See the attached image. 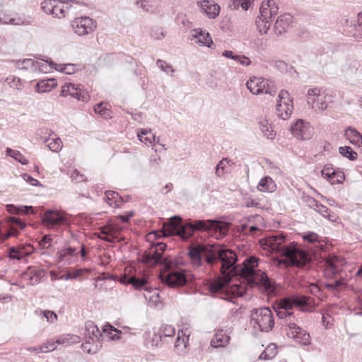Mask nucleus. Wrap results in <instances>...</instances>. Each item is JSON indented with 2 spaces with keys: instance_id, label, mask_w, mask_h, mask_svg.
Returning <instances> with one entry per match:
<instances>
[{
  "instance_id": "obj_1",
  "label": "nucleus",
  "mask_w": 362,
  "mask_h": 362,
  "mask_svg": "<svg viewBox=\"0 0 362 362\" xmlns=\"http://www.w3.org/2000/svg\"><path fill=\"white\" fill-rule=\"evenodd\" d=\"M187 255L194 268L202 267L204 259L211 267L220 262L223 275L239 277L240 283L232 284L220 279L207 280L206 288L212 294L226 293L233 297H242L246 293L247 288L255 287L267 294H272L275 291L267 274L257 269L259 259L255 256H250L242 264L236 265L237 256L233 251L226 247L199 243L191 245L188 247Z\"/></svg>"
},
{
  "instance_id": "obj_2",
  "label": "nucleus",
  "mask_w": 362,
  "mask_h": 362,
  "mask_svg": "<svg viewBox=\"0 0 362 362\" xmlns=\"http://www.w3.org/2000/svg\"><path fill=\"white\" fill-rule=\"evenodd\" d=\"M229 224L209 219L195 220L182 223V218L178 215L173 216L168 221L163 222L162 230L164 236L178 235L183 239L191 238L197 231H208L211 236L216 239H222L228 233Z\"/></svg>"
},
{
  "instance_id": "obj_3",
  "label": "nucleus",
  "mask_w": 362,
  "mask_h": 362,
  "mask_svg": "<svg viewBox=\"0 0 362 362\" xmlns=\"http://www.w3.org/2000/svg\"><path fill=\"white\" fill-rule=\"evenodd\" d=\"M285 240L283 233H277L263 239L262 245L265 250L279 254L282 257L281 262L287 267H303L307 265L311 259L308 252L294 242L284 245Z\"/></svg>"
},
{
  "instance_id": "obj_4",
  "label": "nucleus",
  "mask_w": 362,
  "mask_h": 362,
  "mask_svg": "<svg viewBox=\"0 0 362 362\" xmlns=\"http://www.w3.org/2000/svg\"><path fill=\"white\" fill-rule=\"evenodd\" d=\"M185 262L180 259L165 262L159 274V279L165 285L171 288H180L190 283L194 275L182 268Z\"/></svg>"
},
{
  "instance_id": "obj_5",
  "label": "nucleus",
  "mask_w": 362,
  "mask_h": 362,
  "mask_svg": "<svg viewBox=\"0 0 362 362\" xmlns=\"http://www.w3.org/2000/svg\"><path fill=\"white\" fill-rule=\"evenodd\" d=\"M251 322L257 325L261 332H268L274 326V318L272 310L268 307L254 308L250 313Z\"/></svg>"
},
{
  "instance_id": "obj_6",
  "label": "nucleus",
  "mask_w": 362,
  "mask_h": 362,
  "mask_svg": "<svg viewBox=\"0 0 362 362\" xmlns=\"http://www.w3.org/2000/svg\"><path fill=\"white\" fill-rule=\"evenodd\" d=\"M246 86L254 95L265 93L274 95L277 91V88L273 81L255 76L250 78L247 81Z\"/></svg>"
},
{
  "instance_id": "obj_7",
  "label": "nucleus",
  "mask_w": 362,
  "mask_h": 362,
  "mask_svg": "<svg viewBox=\"0 0 362 362\" xmlns=\"http://www.w3.org/2000/svg\"><path fill=\"white\" fill-rule=\"evenodd\" d=\"M166 247V244L163 243L155 244L148 254H144L142 256V262L149 267H154L157 264H160L163 267L165 262L173 261V259H168L163 256Z\"/></svg>"
},
{
  "instance_id": "obj_8",
  "label": "nucleus",
  "mask_w": 362,
  "mask_h": 362,
  "mask_svg": "<svg viewBox=\"0 0 362 362\" xmlns=\"http://www.w3.org/2000/svg\"><path fill=\"white\" fill-rule=\"evenodd\" d=\"M148 276L141 274L137 276L136 270L133 267H126L124 273L120 276L119 281L124 285L131 284L135 289L139 290L144 288L148 290L146 286L148 284Z\"/></svg>"
},
{
  "instance_id": "obj_9",
  "label": "nucleus",
  "mask_w": 362,
  "mask_h": 362,
  "mask_svg": "<svg viewBox=\"0 0 362 362\" xmlns=\"http://www.w3.org/2000/svg\"><path fill=\"white\" fill-rule=\"evenodd\" d=\"M279 98V101L277 102L276 106V112L279 118L285 120L291 116L293 112V105L289 103L292 100L289 98V93L284 90L280 91Z\"/></svg>"
},
{
  "instance_id": "obj_10",
  "label": "nucleus",
  "mask_w": 362,
  "mask_h": 362,
  "mask_svg": "<svg viewBox=\"0 0 362 362\" xmlns=\"http://www.w3.org/2000/svg\"><path fill=\"white\" fill-rule=\"evenodd\" d=\"M42 222L48 228L67 224L65 215L58 211L47 210L42 215Z\"/></svg>"
},
{
  "instance_id": "obj_11",
  "label": "nucleus",
  "mask_w": 362,
  "mask_h": 362,
  "mask_svg": "<svg viewBox=\"0 0 362 362\" xmlns=\"http://www.w3.org/2000/svg\"><path fill=\"white\" fill-rule=\"evenodd\" d=\"M286 332L288 337L293 339L299 344L308 345L310 342V334L295 322H289L286 325Z\"/></svg>"
},
{
  "instance_id": "obj_12",
  "label": "nucleus",
  "mask_w": 362,
  "mask_h": 362,
  "mask_svg": "<svg viewBox=\"0 0 362 362\" xmlns=\"http://www.w3.org/2000/svg\"><path fill=\"white\" fill-rule=\"evenodd\" d=\"M62 95H71L78 100L88 102L90 96L81 84L66 83L62 88Z\"/></svg>"
},
{
  "instance_id": "obj_13",
  "label": "nucleus",
  "mask_w": 362,
  "mask_h": 362,
  "mask_svg": "<svg viewBox=\"0 0 362 362\" xmlns=\"http://www.w3.org/2000/svg\"><path fill=\"white\" fill-rule=\"evenodd\" d=\"M71 26L78 35L83 36L92 33L96 27L94 21L89 17H81L75 18Z\"/></svg>"
},
{
  "instance_id": "obj_14",
  "label": "nucleus",
  "mask_w": 362,
  "mask_h": 362,
  "mask_svg": "<svg viewBox=\"0 0 362 362\" xmlns=\"http://www.w3.org/2000/svg\"><path fill=\"white\" fill-rule=\"evenodd\" d=\"M306 100L312 109L316 107L318 110L323 111L327 108L326 97L321 95L320 90L317 88H310L308 90Z\"/></svg>"
},
{
  "instance_id": "obj_15",
  "label": "nucleus",
  "mask_w": 362,
  "mask_h": 362,
  "mask_svg": "<svg viewBox=\"0 0 362 362\" xmlns=\"http://www.w3.org/2000/svg\"><path fill=\"white\" fill-rule=\"evenodd\" d=\"M291 131L295 137L301 140L310 139L313 132V129L309 123L305 122L303 119H298L291 127Z\"/></svg>"
},
{
  "instance_id": "obj_16",
  "label": "nucleus",
  "mask_w": 362,
  "mask_h": 362,
  "mask_svg": "<svg viewBox=\"0 0 362 362\" xmlns=\"http://www.w3.org/2000/svg\"><path fill=\"white\" fill-rule=\"evenodd\" d=\"M278 11L279 6L274 0H264L261 4L259 17L271 23L272 18L277 14Z\"/></svg>"
},
{
  "instance_id": "obj_17",
  "label": "nucleus",
  "mask_w": 362,
  "mask_h": 362,
  "mask_svg": "<svg viewBox=\"0 0 362 362\" xmlns=\"http://www.w3.org/2000/svg\"><path fill=\"white\" fill-rule=\"evenodd\" d=\"M342 261L336 256H329L325 259V275L332 278L341 271Z\"/></svg>"
},
{
  "instance_id": "obj_18",
  "label": "nucleus",
  "mask_w": 362,
  "mask_h": 362,
  "mask_svg": "<svg viewBox=\"0 0 362 362\" xmlns=\"http://www.w3.org/2000/svg\"><path fill=\"white\" fill-rule=\"evenodd\" d=\"M293 23V16L288 13H284L277 18L274 24V32L277 35L287 32Z\"/></svg>"
},
{
  "instance_id": "obj_19",
  "label": "nucleus",
  "mask_w": 362,
  "mask_h": 362,
  "mask_svg": "<svg viewBox=\"0 0 362 362\" xmlns=\"http://www.w3.org/2000/svg\"><path fill=\"white\" fill-rule=\"evenodd\" d=\"M197 5L209 18H215L219 14L220 6L212 1H199L197 2Z\"/></svg>"
},
{
  "instance_id": "obj_20",
  "label": "nucleus",
  "mask_w": 362,
  "mask_h": 362,
  "mask_svg": "<svg viewBox=\"0 0 362 362\" xmlns=\"http://www.w3.org/2000/svg\"><path fill=\"white\" fill-rule=\"evenodd\" d=\"M192 39L195 40V43L199 46L211 47L213 44L211 37L208 32L201 28H197L192 30Z\"/></svg>"
},
{
  "instance_id": "obj_21",
  "label": "nucleus",
  "mask_w": 362,
  "mask_h": 362,
  "mask_svg": "<svg viewBox=\"0 0 362 362\" xmlns=\"http://www.w3.org/2000/svg\"><path fill=\"white\" fill-rule=\"evenodd\" d=\"M78 252L75 247H67L61 250L57 253V258L59 262H65L66 264H71L77 257Z\"/></svg>"
},
{
  "instance_id": "obj_22",
  "label": "nucleus",
  "mask_w": 362,
  "mask_h": 362,
  "mask_svg": "<svg viewBox=\"0 0 362 362\" xmlns=\"http://www.w3.org/2000/svg\"><path fill=\"white\" fill-rule=\"evenodd\" d=\"M71 4L83 5V3L82 1L76 0H68L66 3V5L69 4L70 7L72 6V4ZM53 7V12H51L50 14L59 18L65 16V8H68V6H64L63 2H57L56 1Z\"/></svg>"
},
{
  "instance_id": "obj_23",
  "label": "nucleus",
  "mask_w": 362,
  "mask_h": 362,
  "mask_svg": "<svg viewBox=\"0 0 362 362\" xmlns=\"http://www.w3.org/2000/svg\"><path fill=\"white\" fill-rule=\"evenodd\" d=\"M344 135L350 143L354 146H362V135L356 129L349 127L346 129Z\"/></svg>"
},
{
  "instance_id": "obj_24",
  "label": "nucleus",
  "mask_w": 362,
  "mask_h": 362,
  "mask_svg": "<svg viewBox=\"0 0 362 362\" xmlns=\"http://www.w3.org/2000/svg\"><path fill=\"white\" fill-rule=\"evenodd\" d=\"M230 340V337L223 330L218 331L211 341V346L214 348L224 347Z\"/></svg>"
},
{
  "instance_id": "obj_25",
  "label": "nucleus",
  "mask_w": 362,
  "mask_h": 362,
  "mask_svg": "<svg viewBox=\"0 0 362 362\" xmlns=\"http://www.w3.org/2000/svg\"><path fill=\"white\" fill-rule=\"evenodd\" d=\"M7 211L13 214H35V211L32 206H16L14 204L6 205Z\"/></svg>"
},
{
  "instance_id": "obj_26",
  "label": "nucleus",
  "mask_w": 362,
  "mask_h": 362,
  "mask_svg": "<svg viewBox=\"0 0 362 362\" xmlns=\"http://www.w3.org/2000/svg\"><path fill=\"white\" fill-rule=\"evenodd\" d=\"M259 127L264 136L268 139H274L276 132L273 129L272 124L267 119H261L259 121Z\"/></svg>"
},
{
  "instance_id": "obj_27",
  "label": "nucleus",
  "mask_w": 362,
  "mask_h": 362,
  "mask_svg": "<svg viewBox=\"0 0 362 362\" xmlns=\"http://www.w3.org/2000/svg\"><path fill=\"white\" fill-rule=\"evenodd\" d=\"M57 85L56 80L52 78L37 83L35 89L37 93H47L51 91Z\"/></svg>"
},
{
  "instance_id": "obj_28",
  "label": "nucleus",
  "mask_w": 362,
  "mask_h": 362,
  "mask_svg": "<svg viewBox=\"0 0 362 362\" xmlns=\"http://www.w3.org/2000/svg\"><path fill=\"white\" fill-rule=\"evenodd\" d=\"M81 341L79 336L72 334H64L60 335L56 340L58 345H71L78 344Z\"/></svg>"
},
{
  "instance_id": "obj_29",
  "label": "nucleus",
  "mask_w": 362,
  "mask_h": 362,
  "mask_svg": "<svg viewBox=\"0 0 362 362\" xmlns=\"http://www.w3.org/2000/svg\"><path fill=\"white\" fill-rule=\"evenodd\" d=\"M257 188L263 192H272L276 189V185L270 177L266 176L261 179Z\"/></svg>"
},
{
  "instance_id": "obj_30",
  "label": "nucleus",
  "mask_w": 362,
  "mask_h": 362,
  "mask_svg": "<svg viewBox=\"0 0 362 362\" xmlns=\"http://www.w3.org/2000/svg\"><path fill=\"white\" fill-rule=\"evenodd\" d=\"M45 271L35 267L29 268L30 284L31 285L38 284L44 276Z\"/></svg>"
},
{
  "instance_id": "obj_31",
  "label": "nucleus",
  "mask_w": 362,
  "mask_h": 362,
  "mask_svg": "<svg viewBox=\"0 0 362 362\" xmlns=\"http://www.w3.org/2000/svg\"><path fill=\"white\" fill-rule=\"evenodd\" d=\"M86 330L89 334V338L93 340L94 338L100 339L103 337V334L99 330L97 325H95L92 321H88L85 324Z\"/></svg>"
},
{
  "instance_id": "obj_32",
  "label": "nucleus",
  "mask_w": 362,
  "mask_h": 362,
  "mask_svg": "<svg viewBox=\"0 0 362 362\" xmlns=\"http://www.w3.org/2000/svg\"><path fill=\"white\" fill-rule=\"evenodd\" d=\"M105 201L110 206L115 204V206H119V202H124L122 197L115 191H107L105 192Z\"/></svg>"
},
{
  "instance_id": "obj_33",
  "label": "nucleus",
  "mask_w": 362,
  "mask_h": 362,
  "mask_svg": "<svg viewBox=\"0 0 362 362\" xmlns=\"http://www.w3.org/2000/svg\"><path fill=\"white\" fill-rule=\"evenodd\" d=\"M136 4L148 13H153L157 8L156 0H137Z\"/></svg>"
},
{
  "instance_id": "obj_34",
  "label": "nucleus",
  "mask_w": 362,
  "mask_h": 362,
  "mask_svg": "<svg viewBox=\"0 0 362 362\" xmlns=\"http://www.w3.org/2000/svg\"><path fill=\"white\" fill-rule=\"evenodd\" d=\"M37 66V62L32 59H24L16 62V66L19 69L35 71V66Z\"/></svg>"
},
{
  "instance_id": "obj_35",
  "label": "nucleus",
  "mask_w": 362,
  "mask_h": 362,
  "mask_svg": "<svg viewBox=\"0 0 362 362\" xmlns=\"http://www.w3.org/2000/svg\"><path fill=\"white\" fill-rule=\"evenodd\" d=\"M103 332L107 334L112 340L119 339L120 338L119 334H122V331L116 329L109 323L103 326Z\"/></svg>"
},
{
  "instance_id": "obj_36",
  "label": "nucleus",
  "mask_w": 362,
  "mask_h": 362,
  "mask_svg": "<svg viewBox=\"0 0 362 362\" xmlns=\"http://www.w3.org/2000/svg\"><path fill=\"white\" fill-rule=\"evenodd\" d=\"M30 255V252H25L23 249L11 247L8 250V257L11 259L21 260Z\"/></svg>"
},
{
  "instance_id": "obj_37",
  "label": "nucleus",
  "mask_w": 362,
  "mask_h": 362,
  "mask_svg": "<svg viewBox=\"0 0 362 362\" xmlns=\"http://www.w3.org/2000/svg\"><path fill=\"white\" fill-rule=\"evenodd\" d=\"M44 142L46 144L47 146L49 148L50 151L53 152H58L62 148V141L60 138H47Z\"/></svg>"
},
{
  "instance_id": "obj_38",
  "label": "nucleus",
  "mask_w": 362,
  "mask_h": 362,
  "mask_svg": "<svg viewBox=\"0 0 362 362\" xmlns=\"http://www.w3.org/2000/svg\"><path fill=\"white\" fill-rule=\"evenodd\" d=\"M6 153L7 156H9L13 158L16 160L21 163L22 165L28 164V160L24 157V156L17 150H13L10 148H7L6 150Z\"/></svg>"
},
{
  "instance_id": "obj_39",
  "label": "nucleus",
  "mask_w": 362,
  "mask_h": 362,
  "mask_svg": "<svg viewBox=\"0 0 362 362\" xmlns=\"http://www.w3.org/2000/svg\"><path fill=\"white\" fill-rule=\"evenodd\" d=\"M51 66H54V69L57 71L64 72L67 74H71L75 72L76 67L75 64H57L52 62H50Z\"/></svg>"
},
{
  "instance_id": "obj_40",
  "label": "nucleus",
  "mask_w": 362,
  "mask_h": 362,
  "mask_svg": "<svg viewBox=\"0 0 362 362\" xmlns=\"http://www.w3.org/2000/svg\"><path fill=\"white\" fill-rule=\"evenodd\" d=\"M339 152L342 156L349 158L350 160H354L357 158V153L350 146H341L339 148Z\"/></svg>"
},
{
  "instance_id": "obj_41",
  "label": "nucleus",
  "mask_w": 362,
  "mask_h": 362,
  "mask_svg": "<svg viewBox=\"0 0 362 362\" xmlns=\"http://www.w3.org/2000/svg\"><path fill=\"white\" fill-rule=\"evenodd\" d=\"M255 23L257 28L262 34H266L271 25V23L269 21L262 19V17H257Z\"/></svg>"
},
{
  "instance_id": "obj_42",
  "label": "nucleus",
  "mask_w": 362,
  "mask_h": 362,
  "mask_svg": "<svg viewBox=\"0 0 362 362\" xmlns=\"http://www.w3.org/2000/svg\"><path fill=\"white\" fill-rule=\"evenodd\" d=\"M139 139L144 143L152 144V140L155 142L156 136L150 131L141 129V134H138Z\"/></svg>"
},
{
  "instance_id": "obj_43",
  "label": "nucleus",
  "mask_w": 362,
  "mask_h": 362,
  "mask_svg": "<svg viewBox=\"0 0 362 362\" xmlns=\"http://www.w3.org/2000/svg\"><path fill=\"white\" fill-rule=\"evenodd\" d=\"M158 333L163 339L165 337H173L175 334V329L172 325H164L160 328Z\"/></svg>"
},
{
  "instance_id": "obj_44",
  "label": "nucleus",
  "mask_w": 362,
  "mask_h": 362,
  "mask_svg": "<svg viewBox=\"0 0 362 362\" xmlns=\"http://www.w3.org/2000/svg\"><path fill=\"white\" fill-rule=\"evenodd\" d=\"M276 315L280 319H285V326L286 327V325L291 322V318L293 317V312L288 310L286 308H282L281 307L279 308L278 310H276Z\"/></svg>"
},
{
  "instance_id": "obj_45",
  "label": "nucleus",
  "mask_w": 362,
  "mask_h": 362,
  "mask_svg": "<svg viewBox=\"0 0 362 362\" xmlns=\"http://www.w3.org/2000/svg\"><path fill=\"white\" fill-rule=\"evenodd\" d=\"M310 298L304 296H295L293 297V303L296 305L306 308L310 305Z\"/></svg>"
},
{
  "instance_id": "obj_46",
  "label": "nucleus",
  "mask_w": 362,
  "mask_h": 362,
  "mask_svg": "<svg viewBox=\"0 0 362 362\" xmlns=\"http://www.w3.org/2000/svg\"><path fill=\"white\" fill-rule=\"evenodd\" d=\"M326 288L330 291H337L340 288L346 286V282L344 279L334 281L333 283H327L325 284Z\"/></svg>"
},
{
  "instance_id": "obj_47",
  "label": "nucleus",
  "mask_w": 362,
  "mask_h": 362,
  "mask_svg": "<svg viewBox=\"0 0 362 362\" xmlns=\"http://www.w3.org/2000/svg\"><path fill=\"white\" fill-rule=\"evenodd\" d=\"M118 232V228H115V226H111L107 231L103 230V233L105 235V237L102 238L103 240L107 242H114L115 239L114 238V235L115 233Z\"/></svg>"
},
{
  "instance_id": "obj_48",
  "label": "nucleus",
  "mask_w": 362,
  "mask_h": 362,
  "mask_svg": "<svg viewBox=\"0 0 362 362\" xmlns=\"http://www.w3.org/2000/svg\"><path fill=\"white\" fill-rule=\"evenodd\" d=\"M94 111L104 118L110 117V110L103 106V103H100L94 107Z\"/></svg>"
},
{
  "instance_id": "obj_49",
  "label": "nucleus",
  "mask_w": 362,
  "mask_h": 362,
  "mask_svg": "<svg viewBox=\"0 0 362 362\" xmlns=\"http://www.w3.org/2000/svg\"><path fill=\"white\" fill-rule=\"evenodd\" d=\"M6 82L11 88H16L18 90H21L23 88V84L21 83V79L14 76H10L8 78H6Z\"/></svg>"
},
{
  "instance_id": "obj_50",
  "label": "nucleus",
  "mask_w": 362,
  "mask_h": 362,
  "mask_svg": "<svg viewBox=\"0 0 362 362\" xmlns=\"http://www.w3.org/2000/svg\"><path fill=\"white\" fill-rule=\"evenodd\" d=\"M13 24V25H24L25 23V20L18 17V18H8L5 16L4 19L0 18V24Z\"/></svg>"
},
{
  "instance_id": "obj_51",
  "label": "nucleus",
  "mask_w": 362,
  "mask_h": 362,
  "mask_svg": "<svg viewBox=\"0 0 362 362\" xmlns=\"http://www.w3.org/2000/svg\"><path fill=\"white\" fill-rule=\"evenodd\" d=\"M55 1L56 0H44L41 3V8L46 13L50 14L51 12H53Z\"/></svg>"
},
{
  "instance_id": "obj_52",
  "label": "nucleus",
  "mask_w": 362,
  "mask_h": 362,
  "mask_svg": "<svg viewBox=\"0 0 362 362\" xmlns=\"http://www.w3.org/2000/svg\"><path fill=\"white\" fill-rule=\"evenodd\" d=\"M336 174L337 172L332 167L325 166L322 170V175L327 177L329 181L335 177Z\"/></svg>"
},
{
  "instance_id": "obj_53",
  "label": "nucleus",
  "mask_w": 362,
  "mask_h": 362,
  "mask_svg": "<svg viewBox=\"0 0 362 362\" xmlns=\"http://www.w3.org/2000/svg\"><path fill=\"white\" fill-rule=\"evenodd\" d=\"M51 60L46 61V64L37 62V66H35V71H38L40 72L47 73L49 71V67L54 68V66L50 65Z\"/></svg>"
},
{
  "instance_id": "obj_54",
  "label": "nucleus",
  "mask_w": 362,
  "mask_h": 362,
  "mask_svg": "<svg viewBox=\"0 0 362 362\" xmlns=\"http://www.w3.org/2000/svg\"><path fill=\"white\" fill-rule=\"evenodd\" d=\"M303 199L308 207L314 210L317 208V206H319L320 202L310 196H304Z\"/></svg>"
},
{
  "instance_id": "obj_55",
  "label": "nucleus",
  "mask_w": 362,
  "mask_h": 362,
  "mask_svg": "<svg viewBox=\"0 0 362 362\" xmlns=\"http://www.w3.org/2000/svg\"><path fill=\"white\" fill-rule=\"evenodd\" d=\"M156 64L163 71H165L166 73H168L169 71L173 73L175 71L171 65L168 64L167 62L164 60L158 59L156 62Z\"/></svg>"
},
{
  "instance_id": "obj_56",
  "label": "nucleus",
  "mask_w": 362,
  "mask_h": 362,
  "mask_svg": "<svg viewBox=\"0 0 362 362\" xmlns=\"http://www.w3.org/2000/svg\"><path fill=\"white\" fill-rule=\"evenodd\" d=\"M151 37L155 40H161L165 37V33L161 28H153L151 31Z\"/></svg>"
},
{
  "instance_id": "obj_57",
  "label": "nucleus",
  "mask_w": 362,
  "mask_h": 362,
  "mask_svg": "<svg viewBox=\"0 0 362 362\" xmlns=\"http://www.w3.org/2000/svg\"><path fill=\"white\" fill-rule=\"evenodd\" d=\"M43 315L47 319V321L50 323H53L57 320V315L51 310H45Z\"/></svg>"
},
{
  "instance_id": "obj_58",
  "label": "nucleus",
  "mask_w": 362,
  "mask_h": 362,
  "mask_svg": "<svg viewBox=\"0 0 362 362\" xmlns=\"http://www.w3.org/2000/svg\"><path fill=\"white\" fill-rule=\"evenodd\" d=\"M8 222L10 223L12 225L17 226L21 229H23L25 227V226H26L25 222L22 221L21 219H19V218H18L16 217H14V216L9 217L8 218Z\"/></svg>"
},
{
  "instance_id": "obj_59",
  "label": "nucleus",
  "mask_w": 362,
  "mask_h": 362,
  "mask_svg": "<svg viewBox=\"0 0 362 362\" xmlns=\"http://www.w3.org/2000/svg\"><path fill=\"white\" fill-rule=\"evenodd\" d=\"M303 238L310 243H313L317 241L318 235L313 232H308V233L303 235Z\"/></svg>"
},
{
  "instance_id": "obj_60",
  "label": "nucleus",
  "mask_w": 362,
  "mask_h": 362,
  "mask_svg": "<svg viewBox=\"0 0 362 362\" xmlns=\"http://www.w3.org/2000/svg\"><path fill=\"white\" fill-rule=\"evenodd\" d=\"M71 179L76 182H81L86 180L84 175L81 174L78 170H74L71 173Z\"/></svg>"
},
{
  "instance_id": "obj_61",
  "label": "nucleus",
  "mask_w": 362,
  "mask_h": 362,
  "mask_svg": "<svg viewBox=\"0 0 362 362\" xmlns=\"http://www.w3.org/2000/svg\"><path fill=\"white\" fill-rule=\"evenodd\" d=\"M57 345L58 344H57L56 341L49 340L43 345H42V346H47V348H45V351H43V352L47 353L52 351L57 348Z\"/></svg>"
},
{
  "instance_id": "obj_62",
  "label": "nucleus",
  "mask_w": 362,
  "mask_h": 362,
  "mask_svg": "<svg viewBox=\"0 0 362 362\" xmlns=\"http://www.w3.org/2000/svg\"><path fill=\"white\" fill-rule=\"evenodd\" d=\"M315 210L320 213L321 215H322L324 217H327L329 216V209L327 206L322 205L320 203H319V206H317V208L315 209Z\"/></svg>"
},
{
  "instance_id": "obj_63",
  "label": "nucleus",
  "mask_w": 362,
  "mask_h": 362,
  "mask_svg": "<svg viewBox=\"0 0 362 362\" xmlns=\"http://www.w3.org/2000/svg\"><path fill=\"white\" fill-rule=\"evenodd\" d=\"M22 176H23V180L25 182L30 183L33 186H37V185H40V183L39 182V181L33 178L31 175H30L27 173L23 174Z\"/></svg>"
},
{
  "instance_id": "obj_64",
  "label": "nucleus",
  "mask_w": 362,
  "mask_h": 362,
  "mask_svg": "<svg viewBox=\"0 0 362 362\" xmlns=\"http://www.w3.org/2000/svg\"><path fill=\"white\" fill-rule=\"evenodd\" d=\"M52 241V239L51 238L50 235H45L42 238L40 244L45 248H49L51 245Z\"/></svg>"
}]
</instances>
